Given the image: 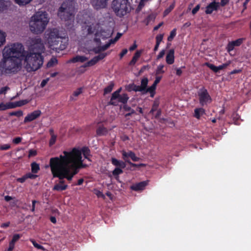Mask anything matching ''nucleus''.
I'll return each mask as SVG.
<instances>
[{
    "label": "nucleus",
    "mask_w": 251,
    "mask_h": 251,
    "mask_svg": "<svg viewBox=\"0 0 251 251\" xmlns=\"http://www.w3.org/2000/svg\"><path fill=\"white\" fill-rule=\"evenodd\" d=\"M90 151L86 147L81 149L74 148L71 151H64L58 157L51 158L50 160V171L53 177H58L60 181L56 184L53 190L61 191L65 190L67 185L62 179L66 178L71 180L73 176L77 174L79 169L85 167L83 164L84 157L89 160Z\"/></svg>",
    "instance_id": "f257e3e1"
},
{
    "label": "nucleus",
    "mask_w": 251,
    "mask_h": 251,
    "mask_svg": "<svg viewBox=\"0 0 251 251\" xmlns=\"http://www.w3.org/2000/svg\"><path fill=\"white\" fill-rule=\"evenodd\" d=\"M88 38H92L86 43V48L88 50H93L96 53L105 50L111 44L115 43L121 37L122 34L118 33L114 39H111L109 43L101 46L100 40L109 38L112 34V30L103 28L98 24H93L88 27Z\"/></svg>",
    "instance_id": "f03ea898"
},
{
    "label": "nucleus",
    "mask_w": 251,
    "mask_h": 251,
    "mask_svg": "<svg viewBox=\"0 0 251 251\" xmlns=\"http://www.w3.org/2000/svg\"><path fill=\"white\" fill-rule=\"evenodd\" d=\"M45 47L39 38L31 40L29 50L21 57L22 62L27 71H35L39 69L43 64L42 54L45 51Z\"/></svg>",
    "instance_id": "7ed1b4c3"
},
{
    "label": "nucleus",
    "mask_w": 251,
    "mask_h": 251,
    "mask_svg": "<svg viewBox=\"0 0 251 251\" xmlns=\"http://www.w3.org/2000/svg\"><path fill=\"white\" fill-rule=\"evenodd\" d=\"M24 53V47L20 43H14L5 47L3 50V59L0 63L2 71L7 73L14 71L22 64L21 57Z\"/></svg>",
    "instance_id": "20e7f679"
},
{
    "label": "nucleus",
    "mask_w": 251,
    "mask_h": 251,
    "mask_svg": "<svg viewBox=\"0 0 251 251\" xmlns=\"http://www.w3.org/2000/svg\"><path fill=\"white\" fill-rule=\"evenodd\" d=\"M49 22L48 14L44 11H38L30 18L28 23L29 30L35 34L41 33L46 29Z\"/></svg>",
    "instance_id": "39448f33"
},
{
    "label": "nucleus",
    "mask_w": 251,
    "mask_h": 251,
    "mask_svg": "<svg viewBox=\"0 0 251 251\" xmlns=\"http://www.w3.org/2000/svg\"><path fill=\"white\" fill-rule=\"evenodd\" d=\"M65 33L62 31H59L57 28H52L48 30L45 33L46 41L50 48L52 49H59L62 50L64 46L61 44L58 46L62 40L65 38Z\"/></svg>",
    "instance_id": "423d86ee"
},
{
    "label": "nucleus",
    "mask_w": 251,
    "mask_h": 251,
    "mask_svg": "<svg viewBox=\"0 0 251 251\" xmlns=\"http://www.w3.org/2000/svg\"><path fill=\"white\" fill-rule=\"evenodd\" d=\"M75 3L73 0H66L58 11V15L62 20L68 21L70 24L74 21Z\"/></svg>",
    "instance_id": "0eeeda50"
},
{
    "label": "nucleus",
    "mask_w": 251,
    "mask_h": 251,
    "mask_svg": "<svg viewBox=\"0 0 251 251\" xmlns=\"http://www.w3.org/2000/svg\"><path fill=\"white\" fill-rule=\"evenodd\" d=\"M111 6L115 14L120 17L126 15L130 9L128 0H114Z\"/></svg>",
    "instance_id": "6e6552de"
},
{
    "label": "nucleus",
    "mask_w": 251,
    "mask_h": 251,
    "mask_svg": "<svg viewBox=\"0 0 251 251\" xmlns=\"http://www.w3.org/2000/svg\"><path fill=\"white\" fill-rule=\"evenodd\" d=\"M198 96L200 103L201 105H206L211 101V97L207 91L203 88L199 91Z\"/></svg>",
    "instance_id": "1a4fd4ad"
},
{
    "label": "nucleus",
    "mask_w": 251,
    "mask_h": 251,
    "mask_svg": "<svg viewBox=\"0 0 251 251\" xmlns=\"http://www.w3.org/2000/svg\"><path fill=\"white\" fill-rule=\"evenodd\" d=\"M121 90V88L119 89L112 94L111 99V102L112 104H116V102L115 101V100H117V101L121 102L123 103L126 102L127 101L128 97L126 94H123L121 95H119Z\"/></svg>",
    "instance_id": "9d476101"
},
{
    "label": "nucleus",
    "mask_w": 251,
    "mask_h": 251,
    "mask_svg": "<svg viewBox=\"0 0 251 251\" xmlns=\"http://www.w3.org/2000/svg\"><path fill=\"white\" fill-rule=\"evenodd\" d=\"M109 2V0H92L91 1L93 7L97 10L106 8Z\"/></svg>",
    "instance_id": "9b49d317"
},
{
    "label": "nucleus",
    "mask_w": 251,
    "mask_h": 251,
    "mask_svg": "<svg viewBox=\"0 0 251 251\" xmlns=\"http://www.w3.org/2000/svg\"><path fill=\"white\" fill-rule=\"evenodd\" d=\"M123 158L126 162H129L128 158H130L133 161H138L140 160V158L137 157L135 153L131 151L126 152L123 151L122 152Z\"/></svg>",
    "instance_id": "f8f14e48"
},
{
    "label": "nucleus",
    "mask_w": 251,
    "mask_h": 251,
    "mask_svg": "<svg viewBox=\"0 0 251 251\" xmlns=\"http://www.w3.org/2000/svg\"><path fill=\"white\" fill-rule=\"evenodd\" d=\"M41 114V112L40 110H35L32 112V113H30L28 114L24 119V123H28L31 122L35 119H36L37 118H38Z\"/></svg>",
    "instance_id": "ddd939ff"
},
{
    "label": "nucleus",
    "mask_w": 251,
    "mask_h": 251,
    "mask_svg": "<svg viewBox=\"0 0 251 251\" xmlns=\"http://www.w3.org/2000/svg\"><path fill=\"white\" fill-rule=\"evenodd\" d=\"M106 56L105 53H100L98 56L94 57L90 61H88L84 65V67L92 66L96 64L99 60L102 59Z\"/></svg>",
    "instance_id": "4468645a"
},
{
    "label": "nucleus",
    "mask_w": 251,
    "mask_h": 251,
    "mask_svg": "<svg viewBox=\"0 0 251 251\" xmlns=\"http://www.w3.org/2000/svg\"><path fill=\"white\" fill-rule=\"evenodd\" d=\"M219 6L220 3L219 2H216L215 1H213L206 6L205 12L207 14H210L213 11H216Z\"/></svg>",
    "instance_id": "2eb2a0df"
},
{
    "label": "nucleus",
    "mask_w": 251,
    "mask_h": 251,
    "mask_svg": "<svg viewBox=\"0 0 251 251\" xmlns=\"http://www.w3.org/2000/svg\"><path fill=\"white\" fill-rule=\"evenodd\" d=\"M161 79V76H156L155 80L153 84L150 87L148 88V91L150 94L151 97H153L155 94V89L157 84L159 82Z\"/></svg>",
    "instance_id": "dca6fc26"
},
{
    "label": "nucleus",
    "mask_w": 251,
    "mask_h": 251,
    "mask_svg": "<svg viewBox=\"0 0 251 251\" xmlns=\"http://www.w3.org/2000/svg\"><path fill=\"white\" fill-rule=\"evenodd\" d=\"M230 62H228L227 63L223 64L221 65H220L219 66H215V65L212 64H207V66L212 71H213L215 73L218 72L219 71L221 70H223L225 68H226L229 64Z\"/></svg>",
    "instance_id": "f3484780"
},
{
    "label": "nucleus",
    "mask_w": 251,
    "mask_h": 251,
    "mask_svg": "<svg viewBox=\"0 0 251 251\" xmlns=\"http://www.w3.org/2000/svg\"><path fill=\"white\" fill-rule=\"evenodd\" d=\"M147 184V181H142L132 185L130 188L136 191H142L144 189Z\"/></svg>",
    "instance_id": "a211bd4d"
},
{
    "label": "nucleus",
    "mask_w": 251,
    "mask_h": 251,
    "mask_svg": "<svg viewBox=\"0 0 251 251\" xmlns=\"http://www.w3.org/2000/svg\"><path fill=\"white\" fill-rule=\"evenodd\" d=\"M175 51L173 49L170 50L167 53L166 57V61L168 64H172L174 63L175 61Z\"/></svg>",
    "instance_id": "6ab92c4d"
},
{
    "label": "nucleus",
    "mask_w": 251,
    "mask_h": 251,
    "mask_svg": "<svg viewBox=\"0 0 251 251\" xmlns=\"http://www.w3.org/2000/svg\"><path fill=\"white\" fill-rule=\"evenodd\" d=\"M111 163L116 167L121 169H124L126 166V163L124 162L121 160H119L115 158H112Z\"/></svg>",
    "instance_id": "aec40b11"
},
{
    "label": "nucleus",
    "mask_w": 251,
    "mask_h": 251,
    "mask_svg": "<svg viewBox=\"0 0 251 251\" xmlns=\"http://www.w3.org/2000/svg\"><path fill=\"white\" fill-rule=\"evenodd\" d=\"M88 59V57H85L84 56H81V55H77L75 57L71 59L69 62H73V63H75V62H80V63H83L85 61H86Z\"/></svg>",
    "instance_id": "412c9836"
},
{
    "label": "nucleus",
    "mask_w": 251,
    "mask_h": 251,
    "mask_svg": "<svg viewBox=\"0 0 251 251\" xmlns=\"http://www.w3.org/2000/svg\"><path fill=\"white\" fill-rule=\"evenodd\" d=\"M148 83V79L147 78H143L141 80V84L140 86L143 91V94H146L149 93L148 88H147V86Z\"/></svg>",
    "instance_id": "4be33fe9"
},
{
    "label": "nucleus",
    "mask_w": 251,
    "mask_h": 251,
    "mask_svg": "<svg viewBox=\"0 0 251 251\" xmlns=\"http://www.w3.org/2000/svg\"><path fill=\"white\" fill-rule=\"evenodd\" d=\"M205 113L204 110L202 108H196L194 110V117L200 119Z\"/></svg>",
    "instance_id": "5701e85b"
},
{
    "label": "nucleus",
    "mask_w": 251,
    "mask_h": 251,
    "mask_svg": "<svg viewBox=\"0 0 251 251\" xmlns=\"http://www.w3.org/2000/svg\"><path fill=\"white\" fill-rule=\"evenodd\" d=\"M28 102V100H20V101L15 102H12V108H15L17 107H20V106H23L24 105H25L26 103H27Z\"/></svg>",
    "instance_id": "b1692460"
},
{
    "label": "nucleus",
    "mask_w": 251,
    "mask_h": 251,
    "mask_svg": "<svg viewBox=\"0 0 251 251\" xmlns=\"http://www.w3.org/2000/svg\"><path fill=\"white\" fill-rule=\"evenodd\" d=\"M141 51H137L134 54V56L133 57L132 60L129 63L130 65H134L139 58L140 57L141 55Z\"/></svg>",
    "instance_id": "393cba45"
},
{
    "label": "nucleus",
    "mask_w": 251,
    "mask_h": 251,
    "mask_svg": "<svg viewBox=\"0 0 251 251\" xmlns=\"http://www.w3.org/2000/svg\"><path fill=\"white\" fill-rule=\"evenodd\" d=\"M12 108V102H9L6 103H0V110H5L8 109Z\"/></svg>",
    "instance_id": "a878e982"
},
{
    "label": "nucleus",
    "mask_w": 251,
    "mask_h": 251,
    "mask_svg": "<svg viewBox=\"0 0 251 251\" xmlns=\"http://www.w3.org/2000/svg\"><path fill=\"white\" fill-rule=\"evenodd\" d=\"M50 134L51 135V138L50 140L49 144H50V146H51L53 145L55 143L57 137L54 134L53 130L50 129Z\"/></svg>",
    "instance_id": "bb28decb"
},
{
    "label": "nucleus",
    "mask_w": 251,
    "mask_h": 251,
    "mask_svg": "<svg viewBox=\"0 0 251 251\" xmlns=\"http://www.w3.org/2000/svg\"><path fill=\"white\" fill-rule=\"evenodd\" d=\"M127 89L129 91L133 90V91H134L136 92H137V91L141 92L143 94V91H142V90L140 86H136L135 85H129L128 86V88H127Z\"/></svg>",
    "instance_id": "cd10ccee"
},
{
    "label": "nucleus",
    "mask_w": 251,
    "mask_h": 251,
    "mask_svg": "<svg viewBox=\"0 0 251 251\" xmlns=\"http://www.w3.org/2000/svg\"><path fill=\"white\" fill-rule=\"evenodd\" d=\"M82 92V88H79L77 89H76L75 91L73 93V96L71 97V99L72 100H75V98L78 96L80 94H81Z\"/></svg>",
    "instance_id": "c85d7f7f"
},
{
    "label": "nucleus",
    "mask_w": 251,
    "mask_h": 251,
    "mask_svg": "<svg viewBox=\"0 0 251 251\" xmlns=\"http://www.w3.org/2000/svg\"><path fill=\"white\" fill-rule=\"evenodd\" d=\"M5 33L1 30H0V47L5 43Z\"/></svg>",
    "instance_id": "c756f323"
},
{
    "label": "nucleus",
    "mask_w": 251,
    "mask_h": 251,
    "mask_svg": "<svg viewBox=\"0 0 251 251\" xmlns=\"http://www.w3.org/2000/svg\"><path fill=\"white\" fill-rule=\"evenodd\" d=\"M57 60L56 58H52L47 63V67L48 68L52 67L54 66L57 64Z\"/></svg>",
    "instance_id": "7c9ffc66"
},
{
    "label": "nucleus",
    "mask_w": 251,
    "mask_h": 251,
    "mask_svg": "<svg viewBox=\"0 0 251 251\" xmlns=\"http://www.w3.org/2000/svg\"><path fill=\"white\" fill-rule=\"evenodd\" d=\"M31 166V171L33 173H37L40 169L39 165L35 162H33Z\"/></svg>",
    "instance_id": "2f4dec72"
},
{
    "label": "nucleus",
    "mask_w": 251,
    "mask_h": 251,
    "mask_svg": "<svg viewBox=\"0 0 251 251\" xmlns=\"http://www.w3.org/2000/svg\"><path fill=\"white\" fill-rule=\"evenodd\" d=\"M164 67V65L160 64V65H158L157 66L156 71H155L156 75L163 74L165 72L164 70H163Z\"/></svg>",
    "instance_id": "473e14b6"
},
{
    "label": "nucleus",
    "mask_w": 251,
    "mask_h": 251,
    "mask_svg": "<svg viewBox=\"0 0 251 251\" xmlns=\"http://www.w3.org/2000/svg\"><path fill=\"white\" fill-rule=\"evenodd\" d=\"M106 132V129L104 127H99L97 130V133L99 135H102Z\"/></svg>",
    "instance_id": "72a5a7b5"
},
{
    "label": "nucleus",
    "mask_w": 251,
    "mask_h": 251,
    "mask_svg": "<svg viewBox=\"0 0 251 251\" xmlns=\"http://www.w3.org/2000/svg\"><path fill=\"white\" fill-rule=\"evenodd\" d=\"M123 169L116 167V168L113 171L112 174L115 176H118L119 175L123 173L122 170Z\"/></svg>",
    "instance_id": "f704fd0d"
},
{
    "label": "nucleus",
    "mask_w": 251,
    "mask_h": 251,
    "mask_svg": "<svg viewBox=\"0 0 251 251\" xmlns=\"http://www.w3.org/2000/svg\"><path fill=\"white\" fill-rule=\"evenodd\" d=\"M30 241L32 242L33 245L36 248L38 249H41L42 250L45 251V249L42 246L37 244L33 239H31Z\"/></svg>",
    "instance_id": "c9c22d12"
},
{
    "label": "nucleus",
    "mask_w": 251,
    "mask_h": 251,
    "mask_svg": "<svg viewBox=\"0 0 251 251\" xmlns=\"http://www.w3.org/2000/svg\"><path fill=\"white\" fill-rule=\"evenodd\" d=\"M16 3L20 5H24L29 3L31 0H15Z\"/></svg>",
    "instance_id": "e433bc0d"
},
{
    "label": "nucleus",
    "mask_w": 251,
    "mask_h": 251,
    "mask_svg": "<svg viewBox=\"0 0 251 251\" xmlns=\"http://www.w3.org/2000/svg\"><path fill=\"white\" fill-rule=\"evenodd\" d=\"M244 39L243 38H239L236 40L231 41L232 43L233 44V46L234 47L235 46H239L243 42Z\"/></svg>",
    "instance_id": "4c0bfd02"
},
{
    "label": "nucleus",
    "mask_w": 251,
    "mask_h": 251,
    "mask_svg": "<svg viewBox=\"0 0 251 251\" xmlns=\"http://www.w3.org/2000/svg\"><path fill=\"white\" fill-rule=\"evenodd\" d=\"M176 29H174L170 33V36L168 38V40L169 41H172L174 37L176 35Z\"/></svg>",
    "instance_id": "58836bf2"
},
{
    "label": "nucleus",
    "mask_w": 251,
    "mask_h": 251,
    "mask_svg": "<svg viewBox=\"0 0 251 251\" xmlns=\"http://www.w3.org/2000/svg\"><path fill=\"white\" fill-rule=\"evenodd\" d=\"M113 85L112 84H110L107 87H106L104 90V94H107L110 93L112 89H113Z\"/></svg>",
    "instance_id": "ea45409f"
},
{
    "label": "nucleus",
    "mask_w": 251,
    "mask_h": 251,
    "mask_svg": "<svg viewBox=\"0 0 251 251\" xmlns=\"http://www.w3.org/2000/svg\"><path fill=\"white\" fill-rule=\"evenodd\" d=\"M20 235L19 234H15L14 235L12 240L10 241L12 243L15 245L16 242H17L20 238Z\"/></svg>",
    "instance_id": "a19ab883"
},
{
    "label": "nucleus",
    "mask_w": 251,
    "mask_h": 251,
    "mask_svg": "<svg viewBox=\"0 0 251 251\" xmlns=\"http://www.w3.org/2000/svg\"><path fill=\"white\" fill-rule=\"evenodd\" d=\"M10 115L16 116L17 117H21V116H23V112L21 110H19L17 111L13 112L11 113Z\"/></svg>",
    "instance_id": "79ce46f5"
},
{
    "label": "nucleus",
    "mask_w": 251,
    "mask_h": 251,
    "mask_svg": "<svg viewBox=\"0 0 251 251\" xmlns=\"http://www.w3.org/2000/svg\"><path fill=\"white\" fill-rule=\"evenodd\" d=\"M10 148V145L9 144H4L0 145V150H7Z\"/></svg>",
    "instance_id": "37998d69"
},
{
    "label": "nucleus",
    "mask_w": 251,
    "mask_h": 251,
    "mask_svg": "<svg viewBox=\"0 0 251 251\" xmlns=\"http://www.w3.org/2000/svg\"><path fill=\"white\" fill-rule=\"evenodd\" d=\"M234 48V46L231 42H229L226 47V49L228 52H230L232 50H233Z\"/></svg>",
    "instance_id": "c03bdc74"
},
{
    "label": "nucleus",
    "mask_w": 251,
    "mask_h": 251,
    "mask_svg": "<svg viewBox=\"0 0 251 251\" xmlns=\"http://www.w3.org/2000/svg\"><path fill=\"white\" fill-rule=\"evenodd\" d=\"M94 193L98 197H101V198H105L104 195L101 192H100L99 190H95V192Z\"/></svg>",
    "instance_id": "a18cd8bd"
},
{
    "label": "nucleus",
    "mask_w": 251,
    "mask_h": 251,
    "mask_svg": "<svg viewBox=\"0 0 251 251\" xmlns=\"http://www.w3.org/2000/svg\"><path fill=\"white\" fill-rule=\"evenodd\" d=\"M37 154V151L34 150H30L29 151L28 157H30L32 156H35Z\"/></svg>",
    "instance_id": "49530a36"
},
{
    "label": "nucleus",
    "mask_w": 251,
    "mask_h": 251,
    "mask_svg": "<svg viewBox=\"0 0 251 251\" xmlns=\"http://www.w3.org/2000/svg\"><path fill=\"white\" fill-rule=\"evenodd\" d=\"M158 106V102L157 101H155L153 105L151 111V113H153L154 111L155 110Z\"/></svg>",
    "instance_id": "de8ad7c7"
},
{
    "label": "nucleus",
    "mask_w": 251,
    "mask_h": 251,
    "mask_svg": "<svg viewBox=\"0 0 251 251\" xmlns=\"http://www.w3.org/2000/svg\"><path fill=\"white\" fill-rule=\"evenodd\" d=\"M165 54V50H163L159 53L157 56V59H160L162 58Z\"/></svg>",
    "instance_id": "09e8293b"
},
{
    "label": "nucleus",
    "mask_w": 251,
    "mask_h": 251,
    "mask_svg": "<svg viewBox=\"0 0 251 251\" xmlns=\"http://www.w3.org/2000/svg\"><path fill=\"white\" fill-rule=\"evenodd\" d=\"M162 39H163L162 35H157L156 37V44H160V42L162 40Z\"/></svg>",
    "instance_id": "8fccbe9b"
},
{
    "label": "nucleus",
    "mask_w": 251,
    "mask_h": 251,
    "mask_svg": "<svg viewBox=\"0 0 251 251\" xmlns=\"http://www.w3.org/2000/svg\"><path fill=\"white\" fill-rule=\"evenodd\" d=\"M174 8V5L172 4L164 11V15H167Z\"/></svg>",
    "instance_id": "3c124183"
},
{
    "label": "nucleus",
    "mask_w": 251,
    "mask_h": 251,
    "mask_svg": "<svg viewBox=\"0 0 251 251\" xmlns=\"http://www.w3.org/2000/svg\"><path fill=\"white\" fill-rule=\"evenodd\" d=\"M149 0H141L139 4V8H142L145 5V4L148 2Z\"/></svg>",
    "instance_id": "603ef678"
},
{
    "label": "nucleus",
    "mask_w": 251,
    "mask_h": 251,
    "mask_svg": "<svg viewBox=\"0 0 251 251\" xmlns=\"http://www.w3.org/2000/svg\"><path fill=\"white\" fill-rule=\"evenodd\" d=\"M27 178H26V176L25 175L24 176H23V177H22L21 178H17V180L21 183H23L25 181V180Z\"/></svg>",
    "instance_id": "864d4df0"
},
{
    "label": "nucleus",
    "mask_w": 251,
    "mask_h": 251,
    "mask_svg": "<svg viewBox=\"0 0 251 251\" xmlns=\"http://www.w3.org/2000/svg\"><path fill=\"white\" fill-rule=\"evenodd\" d=\"M15 245L11 242H10L9 245V248L7 249V250L6 251H12L14 248Z\"/></svg>",
    "instance_id": "5fc2aeb1"
},
{
    "label": "nucleus",
    "mask_w": 251,
    "mask_h": 251,
    "mask_svg": "<svg viewBox=\"0 0 251 251\" xmlns=\"http://www.w3.org/2000/svg\"><path fill=\"white\" fill-rule=\"evenodd\" d=\"M22 139L21 137H17L13 139V142L14 143L17 144L19 143L20 142H21V141H22Z\"/></svg>",
    "instance_id": "6e6d98bb"
},
{
    "label": "nucleus",
    "mask_w": 251,
    "mask_h": 251,
    "mask_svg": "<svg viewBox=\"0 0 251 251\" xmlns=\"http://www.w3.org/2000/svg\"><path fill=\"white\" fill-rule=\"evenodd\" d=\"M200 5H197L193 10H192V14H195L200 9Z\"/></svg>",
    "instance_id": "4d7b16f0"
},
{
    "label": "nucleus",
    "mask_w": 251,
    "mask_h": 251,
    "mask_svg": "<svg viewBox=\"0 0 251 251\" xmlns=\"http://www.w3.org/2000/svg\"><path fill=\"white\" fill-rule=\"evenodd\" d=\"M26 176V178H35L37 176L36 175H33V174H31L30 173H28V174H27L25 175Z\"/></svg>",
    "instance_id": "13d9d810"
},
{
    "label": "nucleus",
    "mask_w": 251,
    "mask_h": 251,
    "mask_svg": "<svg viewBox=\"0 0 251 251\" xmlns=\"http://www.w3.org/2000/svg\"><path fill=\"white\" fill-rule=\"evenodd\" d=\"M49 81V79H46L42 80L40 86L41 87H44Z\"/></svg>",
    "instance_id": "bf43d9fd"
},
{
    "label": "nucleus",
    "mask_w": 251,
    "mask_h": 251,
    "mask_svg": "<svg viewBox=\"0 0 251 251\" xmlns=\"http://www.w3.org/2000/svg\"><path fill=\"white\" fill-rule=\"evenodd\" d=\"M8 89L9 88L7 87H4L1 88L0 90V94L5 93Z\"/></svg>",
    "instance_id": "052dcab7"
},
{
    "label": "nucleus",
    "mask_w": 251,
    "mask_h": 251,
    "mask_svg": "<svg viewBox=\"0 0 251 251\" xmlns=\"http://www.w3.org/2000/svg\"><path fill=\"white\" fill-rule=\"evenodd\" d=\"M176 75L180 76L182 74V71L181 68H176Z\"/></svg>",
    "instance_id": "680f3d73"
},
{
    "label": "nucleus",
    "mask_w": 251,
    "mask_h": 251,
    "mask_svg": "<svg viewBox=\"0 0 251 251\" xmlns=\"http://www.w3.org/2000/svg\"><path fill=\"white\" fill-rule=\"evenodd\" d=\"M127 50L126 49L123 50L120 54L121 57H123L127 53Z\"/></svg>",
    "instance_id": "e2e57ef3"
},
{
    "label": "nucleus",
    "mask_w": 251,
    "mask_h": 251,
    "mask_svg": "<svg viewBox=\"0 0 251 251\" xmlns=\"http://www.w3.org/2000/svg\"><path fill=\"white\" fill-rule=\"evenodd\" d=\"M13 198L10 196H6L4 197V200L6 201H10V200H13Z\"/></svg>",
    "instance_id": "0e129e2a"
},
{
    "label": "nucleus",
    "mask_w": 251,
    "mask_h": 251,
    "mask_svg": "<svg viewBox=\"0 0 251 251\" xmlns=\"http://www.w3.org/2000/svg\"><path fill=\"white\" fill-rule=\"evenodd\" d=\"M36 203V201H32V207L31 209V211L32 212H34L35 211V203Z\"/></svg>",
    "instance_id": "69168bd1"
},
{
    "label": "nucleus",
    "mask_w": 251,
    "mask_h": 251,
    "mask_svg": "<svg viewBox=\"0 0 251 251\" xmlns=\"http://www.w3.org/2000/svg\"><path fill=\"white\" fill-rule=\"evenodd\" d=\"M137 48V45L135 43V42L134 43V44L130 47L129 48V50H135L136 48Z\"/></svg>",
    "instance_id": "338daca9"
},
{
    "label": "nucleus",
    "mask_w": 251,
    "mask_h": 251,
    "mask_svg": "<svg viewBox=\"0 0 251 251\" xmlns=\"http://www.w3.org/2000/svg\"><path fill=\"white\" fill-rule=\"evenodd\" d=\"M10 225V223L9 222H7V223H3L1 225V227H8Z\"/></svg>",
    "instance_id": "774afa93"
}]
</instances>
